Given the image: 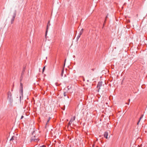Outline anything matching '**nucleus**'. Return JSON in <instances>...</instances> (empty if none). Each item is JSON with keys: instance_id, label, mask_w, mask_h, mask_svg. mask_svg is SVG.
Instances as JSON below:
<instances>
[{"instance_id": "nucleus-1", "label": "nucleus", "mask_w": 147, "mask_h": 147, "mask_svg": "<svg viewBox=\"0 0 147 147\" xmlns=\"http://www.w3.org/2000/svg\"><path fill=\"white\" fill-rule=\"evenodd\" d=\"M7 99L9 100V101L11 103L13 102V99L12 96V94L11 92L9 91L7 93Z\"/></svg>"}, {"instance_id": "nucleus-2", "label": "nucleus", "mask_w": 147, "mask_h": 147, "mask_svg": "<svg viewBox=\"0 0 147 147\" xmlns=\"http://www.w3.org/2000/svg\"><path fill=\"white\" fill-rule=\"evenodd\" d=\"M35 131H34L33 133H32V135L34 136L33 137H32L31 138V140L32 141H34L35 142H37L38 141V137L36 136V135H34V134Z\"/></svg>"}, {"instance_id": "nucleus-3", "label": "nucleus", "mask_w": 147, "mask_h": 147, "mask_svg": "<svg viewBox=\"0 0 147 147\" xmlns=\"http://www.w3.org/2000/svg\"><path fill=\"white\" fill-rule=\"evenodd\" d=\"M16 16V11H15L13 15L12 16V17L11 18V24H12L13 23V22L14 20V19Z\"/></svg>"}, {"instance_id": "nucleus-4", "label": "nucleus", "mask_w": 147, "mask_h": 147, "mask_svg": "<svg viewBox=\"0 0 147 147\" xmlns=\"http://www.w3.org/2000/svg\"><path fill=\"white\" fill-rule=\"evenodd\" d=\"M102 81L99 82L97 84V87L98 88V90H99L100 89V87L102 86Z\"/></svg>"}, {"instance_id": "nucleus-5", "label": "nucleus", "mask_w": 147, "mask_h": 147, "mask_svg": "<svg viewBox=\"0 0 147 147\" xmlns=\"http://www.w3.org/2000/svg\"><path fill=\"white\" fill-rule=\"evenodd\" d=\"M20 89L21 94H22V96L23 84H22L21 82L20 83Z\"/></svg>"}, {"instance_id": "nucleus-6", "label": "nucleus", "mask_w": 147, "mask_h": 147, "mask_svg": "<svg viewBox=\"0 0 147 147\" xmlns=\"http://www.w3.org/2000/svg\"><path fill=\"white\" fill-rule=\"evenodd\" d=\"M108 135V133L107 131H105L104 133V136L105 138L106 139H107Z\"/></svg>"}, {"instance_id": "nucleus-7", "label": "nucleus", "mask_w": 147, "mask_h": 147, "mask_svg": "<svg viewBox=\"0 0 147 147\" xmlns=\"http://www.w3.org/2000/svg\"><path fill=\"white\" fill-rule=\"evenodd\" d=\"M49 25H50V24H49V22L48 23L47 25V30H46V32L45 35V36H47V30H48V26H49Z\"/></svg>"}, {"instance_id": "nucleus-8", "label": "nucleus", "mask_w": 147, "mask_h": 147, "mask_svg": "<svg viewBox=\"0 0 147 147\" xmlns=\"http://www.w3.org/2000/svg\"><path fill=\"white\" fill-rule=\"evenodd\" d=\"M63 95L64 97L66 96L67 98H69V96L67 95V94L66 93V92H64Z\"/></svg>"}, {"instance_id": "nucleus-9", "label": "nucleus", "mask_w": 147, "mask_h": 147, "mask_svg": "<svg viewBox=\"0 0 147 147\" xmlns=\"http://www.w3.org/2000/svg\"><path fill=\"white\" fill-rule=\"evenodd\" d=\"M72 118H71L70 120V121L68 123V126H70V125L72 122Z\"/></svg>"}, {"instance_id": "nucleus-10", "label": "nucleus", "mask_w": 147, "mask_h": 147, "mask_svg": "<svg viewBox=\"0 0 147 147\" xmlns=\"http://www.w3.org/2000/svg\"><path fill=\"white\" fill-rule=\"evenodd\" d=\"M51 119V117H49L47 121V122L46 123V126H47V124L48 123H49V122L50 120Z\"/></svg>"}, {"instance_id": "nucleus-11", "label": "nucleus", "mask_w": 147, "mask_h": 147, "mask_svg": "<svg viewBox=\"0 0 147 147\" xmlns=\"http://www.w3.org/2000/svg\"><path fill=\"white\" fill-rule=\"evenodd\" d=\"M24 72H23L22 71V75L21 76V80L20 81L22 80L23 77L22 76L24 74Z\"/></svg>"}, {"instance_id": "nucleus-12", "label": "nucleus", "mask_w": 147, "mask_h": 147, "mask_svg": "<svg viewBox=\"0 0 147 147\" xmlns=\"http://www.w3.org/2000/svg\"><path fill=\"white\" fill-rule=\"evenodd\" d=\"M63 71H64V70H63V69L62 70L61 73V76L62 77L63 76Z\"/></svg>"}, {"instance_id": "nucleus-13", "label": "nucleus", "mask_w": 147, "mask_h": 147, "mask_svg": "<svg viewBox=\"0 0 147 147\" xmlns=\"http://www.w3.org/2000/svg\"><path fill=\"white\" fill-rule=\"evenodd\" d=\"M15 138V137H14L13 136L10 139V141L13 140H14V138Z\"/></svg>"}, {"instance_id": "nucleus-14", "label": "nucleus", "mask_w": 147, "mask_h": 147, "mask_svg": "<svg viewBox=\"0 0 147 147\" xmlns=\"http://www.w3.org/2000/svg\"><path fill=\"white\" fill-rule=\"evenodd\" d=\"M76 116H74L73 118H72V121L74 120H75V118H76Z\"/></svg>"}, {"instance_id": "nucleus-15", "label": "nucleus", "mask_w": 147, "mask_h": 147, "mask_svg": "<svg viewBox=\"0 0 147 147\" xmlns=\"http://www.w3.org/2000/svg\"><path fill=\"white\" fill-rule=\"evenodd\" d=\"M25 70V67H24L23 69H22V71L23 72H24Z\"/></svg>"}, {"instance_id": "nucleus-16", "label": "nucleus", "mask_w": 147, "mask_h": 147, "mask_svg": "<svg viewBox=\"0 0 147 147\" xmlns=\"http://www.w3.org/2000/svg\"><path fill=\"white\" fill-rule=\"evenodd\" d=\"M80 35H78L77 36V41L78 40L79 38H80Z\"/></svg>"}, {"instance_id": "nucleus-17", "label": "nucleus", "mask_w": 147, "mask_h": 147, "mask_svg": "<svg viewBox=\"0 0 147 147\" xmlns=\"http://www.w3.org/2000/svg\"><path fill=\"white\" fill-rule=\"evenodd\" d=\"M143 115H142L141 116V117L139 119L140 120H141V119L143 118Z\"/></svg>"}, {"instance_id": "nucleus-18", "label": "nucleus", "mask_w": 147, "mask_h": 147, "mask_svg": "<svg viewBox=\"0 0 147 147\" xmlns=\"http://www.w3.org/2000/svg\"><path fill=\"white\" fill-rule=\"evenodd\" d=\"M22 98V99L23 98V96L22 97V95H21L20 96V100H21Z\"/></svg>"}, {"instance_id": "nucleus-19", "label": "nucleus", "mask_w": 147, "mask_h": 147, "mask_svg": "<svg viewBox=\"0 0 147 147\" xmlns=\"http://www.w3.org/2000/svg\"><path fill=\"white\" fill-rule=\"evenodd\" d=\"M108 18V16H107L105 17V22H106V21L107 19Z\"/></svg>"}, {"instance_id": "nucleus-20", "label": "nucleus", "mask_w": 147, "mask_h": 147, "mask_svg": "<svg viewBox=\"0 0 147 147\" xmlns=\"http://www.w3.org/2000/svg\"><path fill=\"white\" fill-rule=\"evenodd\" d=\"M83 29H82L80 31V32H81V33H83Z\"/></svg>"}, {"instance_id": "nucleus-21", "label": "nucleus", "mask_w": 147, "mask_h": 147, "mask_svg": "<svg viewBox=\"0 0 147 147\" xmlns=\"http://www.w3.org/2000/svg\"><path fill=\"white\" fill-rule=\"evenodd\" d=\"M82 34V33H81V32H79V34L78 35H80V36Z\"/></svg>"}, {"instance_id": "nucleus-22", "label": "nucleus", "mask_w": 147, "mask_h": 147, "mask_svg": "<svg viewBox=\"0 0 147 147\" xmlns=\"http://www.w3.org/2000/svg\"><path fill=\"white\" fill-rule=\"evenodd\" d=\"M45 67H43V69H42V72H43L44 71V70H45Z\"/></svg>"}, {"instance_id": "nucleus-23", "label": "nucleus", "mask_w": 147, "mask_h": 147, "mask_svg": "<svg viewBox=\"0 0 147 147\" xmlns=\"http://www.w3.org/2000/svg\"><path fill=\"white\" fill-rule=\"evenodd\" d=\"M140 120H140V119H139V120L138 121V122L137 123V125H138L139 123L140 122Z\"/></svg>"}, {"instance_id": "nucleus-24", "label": "nucleus", "mask_w": 147, "mask_h": 147, "mask_svg": "<svg viewBox=\"0 0 147 147\" xmlns=\"http://www.w3.org/2000/svg\"><path fill=\"white\" fill-rule=\"evenodd\" d=\"M39 147H46V146L45 145H43L42 146H40Z\"/></svg>"}, {"instance_id": "nucleus-25", "label": "nucleus", "mask_w": 147, "mask_h": 147, "mask_svg": "<svg viewBox=\"0 0 147 147\" xmlns=\"http://www.w3.org/2000/svg\"><path fill=\"white\" fill-rule=\"evenodd\" d=\"M23 117H24V116L22 115L21 116V119H22Z\"/></svg>"}, {"instance_id": "nucleus-26", "label": "nucleus", "mask_w": 147, "mask_h": 147, "mask_svg": "<svg viewBox=\"0 0 147 147\" xmlns=\"http://www.w3.org/2000/svg\"><path fill=\"white\" fill-rule=\"evenodd\" d=\"M66 60V59H65V63H64V66H65V62Z\"/></svg>"}, {"instance_id": "nucleus-27", "label": "nucleus", "mask_w": 147, "mask_h": 147, "mask_svg": "<svg viewBox=\"0 0 147 147\" xmlns=\"http://www.w3.org/2000/svg\"><path fill=\"white\" fill-rule=\"evenodd\" d=\"M128 100H129V102H130V99H129Z\"/></svg>"}, {"instance_id": "nucleus-28", "label": "nucleus", "mask_w": 147, "mask_h": 147, "mask_svg": "<svg viewBox=\"0 0 147 147\" xmlns=\"http://www.w3.org/2000/svg\"><path fill=\"white\" fill-rule=\"evenodd\" d=\"M13 91V89H11V91Z\"/></svg>"}, {"instance_id": "nucleus-29", "label": "nucleus", "mask_w": 147, "mask_h": 147, "mask_svg": "<svg viewBox=\"0 0 147 147\" xmlns=\"http://www.w3.org/2000/svg\"><path fill=\"white\" fill-rule=\"evenodd\" d=\"M128 105L129 104V103L127 104Z\"/></svg>"}, {"instance_id": "nucleus-30", "label": "nucleus", "mask_w": 147, "mask_h": 147, "mask_svg": "<svg viewBox=\"0 0 147 147\" xmlns=\"http://www.w3.org/2000/svg\"><path fill=\"white\" fill-rule=\"evenodd\" d=\"M62 109L64 110V108Z\"/></svg>"}, {"instance_id": "nucleus-31", "label": "nucleus", "mask_w": 147, "mask_h": 147, "mask_svg": "<svg viewBox=\"0 0 147 147\" xmlns=\"http://www.w3.org/2000/svg\"><path fill=\"white\" fill-rule=\"evenodd\" d=\"M62 109L64 110V108Z\"/></svg>"}]
</instances>
